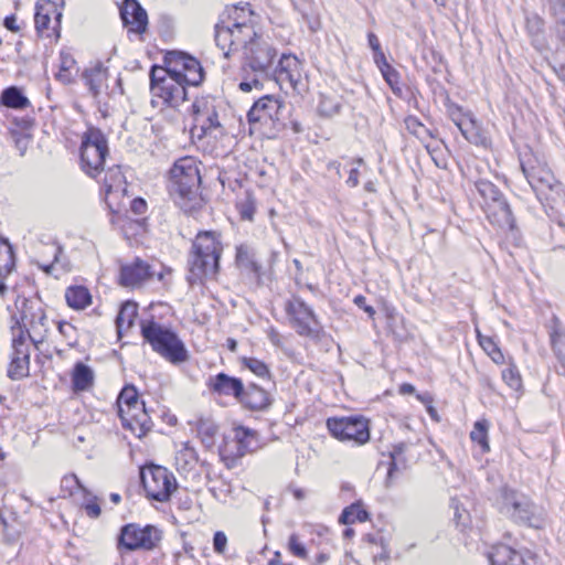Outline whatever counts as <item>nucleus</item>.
<instances>
[{
  "label": "nucleus",
  "mask_w": 565,
  "mask_h": 565,
  "mask_svg": "<svg viewBox=\"0 0 565 565\" xmlns=\"http://www.w3.org/2000/svg\"><path fill=\"white\" fill-rule=\"evenodd\" d=\"M239 50L243 51L244 65L243 71H250L254 75L252 78L245 77L239 83L243 92H250L253 88L260 89L265 81H269V71L277 55L276 49L273 46L268 38L256 33L242 41Z\"/></svg>",
  "instance_id": "nucleus-1"
},
{
  "label": "nucleus",
  "mask_w": 565,
  "mask_h": 565,
  "mask_svg": "<svg viewBox=\"0 0 565 565\" xmlns=\"http://www.w3.org/2000/svg\"><path fill=\"white\" fill-rule=\"evenodd\" d=\"M222 253L223 243L218 232H199L192 242L189 256V282H202L204 279L214 278L220 269Z\"/></svg>",
  "instance_id": "nucleus-2"
},
{
  "label": "nucleus",
  "mask_w": 565,
  "mask_h": 565,
  "mask_svg": "<svg viewBox=\"0 0 565 565\" xmlns=\"http://www.w3.org/2000/svg\"><path fill=\"white\" fill-rule=\"evenodd\" d=\"M256 23L257 15L249 3L230 9L227 19L215 25V42L225 57L238 52L242 41L256 35Z\"/></svg>",
  "instance_id": "nucleus-3"
},
{
  "label": "nucleus",
  "mask_w": 565,
  "mask_h": 565,
  "mask_svg": "<svg viewBox=\"0 0 565 565\" xmlns=\"http://www.w3.org/2000/svg\"><path fill=\"white\" fill-rule=\"evenodd\" d=\"M8 310L11 312V332L18 333V327L22 335H26L30 342L39 348L45 341L50 330L43 302L38 298L18 296L13 309L8 307Z\"/></svg>",
  "instance_id": "nucleus-4"
},
{
  "label": "nucleus",
  "mask_w": 565,
  "mask_h": 565,
  "mask_svg": "<svg viewBox=\"0 0 565 565\" xmlns=\"http://www.w3.org/2000/svg\"><path fill=\"white\" fill-rule=\"evenodd\" d=\"M141 334L151 349L168 362L181 364L188 361L185 344L171 329L153 320H146L141 322Z\"/></svg>",
  "instance_id": "nucleus-5"
},
{
  "label": "nucleus",
  "mask_w": 565,
  "mask_h": 565,
  "mask_svg": "<svg viewBox=\"0 0 565 565\" xmlns=\"http://www.w3.org/2000/svg\"><path fill=\"white\" fill-rule=\"evenodd\" d=\"M521 169L541 202L552 203L561 199L562 184L539 158L525 154L521 159Z\"/></svg>",
  "instance_id": "nucleus-6"
},
{
  "label": "nucleus",
  "mask_w": 565,
  "mask_h": 565,
  "mask_svg": "<svg viewBox=\"0 0 565 565\" xmlns=\"http://www.w3.org/2000/svg\"><path fill=\"white\" fill-rule=\"evenodd\" d=\"M497 504L502 514L515 522L536 529L542 527L544 524L542 509L514 490L502 488L497 499Z\"/></svg>",
  "instance_id": "nucleus-7"
},
{
  "label": "nucleus",
  "mask_w": 565,
  "mask_h": 565,
  "mask_svg": "<svg viewBox=\"0 0 565 565\" xmlns=\"http://www.w3.org/2000/svg\"><path fill=\"white\" fill-rule=\"evenodd\" d=\"M118 414L122 426L137 437L145 436L152 426L143 402L138 398L134 386H125L117 398Z\"/></svg>",
  "instance_id": "nucleus-8"
},
{
  "label": "nucleus",
  "mask_w": 565,
  "mask_h": 565,
  "mask_svg": "<svg viewBox=\"0 0 565 565\" xmlns=\"http://www.w3.org/2000/svg\"><path fill=\"white\" fill-rule=\"evenodd\" d=\"M201 175L198 161L193 157L177 160L170 169V191L181 199L192 200L199 191Z\"/></svg>",
  "instance_id": "nucleus-9"
},
{
  "label": "nucleus",
  "mask_w": 565,
  "mask_h": 565,
  "mask_svg": "<svg viewBox=\"0 0 565 565\" xmlns=\"http://www.w3.org/2000/svg\"><path fill=\"white\" fill-rule=\"evenodd\" d=\"M153 96L171 107H178L186 99V83L171 70L153 67L150 74Z\"/></svg>",
  "instance_id": "nucleus-10"
},
{
  "label": "nucleus",
  "mask_w": 565,
  "mask_h": 565,
  "mask_svg": "<svg viewBox=\"0 0 565 565\" xmlns=\"http://www.w3.org/2000/svg\"><path fill=\"white\" fill-rule=\"evenodd\" d=\"M140 478L147 498L158 502L169 501L178 487L173 473L157 465L141 468Z\"/></svg>",
  "instance_id": "nucleus-11"
},
{
  "label": "nucleus",
  "mask_w": 565,
  "mask_h": 565,
  "mask_svg": "<svg viewBox=\"0 0 565 565\" xmlns=\"http://www.w3.org/2000/svg\"><path fill=\"white\" fill-rule=\"evenodd\" d=\"M108 154L107 140L96 128H89L82 138L81 161L83 170L90 177H96L104 168Z\"/></svg>",
  "instance_id": "nucleus-12"
},
{
  "label": "nucleus",
  "mask_w": 565,
  "mask_h": 565,
  "mask_svg": "<svg viewBox=\"0 0 565 565\" xmlns=\"http://www.w3.org/2000/svg\"><path fill=\"white\" fill-rule=\"evenodd\" d=\"M273 79L285 93L301 94L307 89L301 61L291 54H282L273 72Z\"/></svg>",
  "instance_id": "nucleus-13"
},
{
  "label": "nucleus",
  "mask_w": 565,
  "mask_h": 565,
  "mask_svg": "<svg viewBox=\"0 0 565 565\" xmlns=\"http://www.w3.org/2000/svg\"><path fill=\"white\" fill-rule=\"evenodd\" d=\"M161 539L162 532L158 527L130 523L121 527L118 547L127 551H151L158 546Z\"/></svg>",
  "instance_id": "nucleus-14"
},
{
  "label": "nucleus",
  "mask_w": 565,
  "mask_h": 565,
  "mask_svg": "<svg viewBox=\"0 0 565 565\" xmlns=\"http://www.w3.org/2000/svg\"><path fill=\"white\" fill-rule=\"evenodd\" d=\"M291 327L299 335L318 338L320 323L313 310L299 297H292L285 306Z\"/></svg>",
  "instance_id": "nucleus-15"
},
{
  "label": "nucleus",
  "mask_w": 565,
  "mask_h": 565,
  "mask_svg": "<svg viewBox=\"0 0 565 565\" xmlns=\"http://www.w3.org/2000/svg\"><path fill=\"white\" fill-rule=\"evenodd\" d=\"M330 434L341 441L363 445L370 439L369 423L363 417H333L327 420Z\"/></svg>",
  "instance_id": "nucleus-16"
},
{
  "label": "nucleus",
  "mask_w": 565,
  "mask_h": 565,
  "mask_svg": "<svg viewBox=\"0 0 565 565\" xmlns=\"http://www.w3.org/2000/svg\"><path fill=\"white\" fill-rule=\"evenodd\" d=\"M194 115V125L191 134L198 138L206 136L217 137L223 134V127L218 120V115L214 100L206 98L198 99L192 105Z\"/></svg>",
  "instance_id": "nucleus-17"
},
{
  "label": "nucleus",
  "mask_w": 565,
  "mask_h": 565,
  "mask_svg": "<svg viewBox=\"0 0 565 565\" xmlns=\"http://www.w3.org/2000/svg\"><path fill=\"white\" fill-rule=\"evenodd\" d=\"M285 106L282 102L271 95H266L256 100L247 114L250 125L259 124L278 130Z\"/></svg>",
  "instance_id": "nucleus-18"
},
{
  "label": "nucleus",
  "mask_w": 565,
  "mask_h": 565,
  "mask_svg": "<svg viewBox=\"0 0 565 565\" xmlns=\"http://www.w3.org/2000/svg\"><path fill=\"white\" fill-rule=\"evenodd\" d=\"M63 13L56 2L39 0L35 6L34 23L40 36L60 38V29Z\"/></svg>",
  "instance_id": "nucleus-19"
},
{
  "label": "nucleus",
  "mask_w": 565,
  "mask_h": 565,
  "mask_svg": "<svg viewBox=\"0 0 565 565\" xmlns=\"http://www.w3.org/2000/svg\"><path fill=\"white\" fill-rule=\"evenodd\" d=\"M256 431L238 426L233 429V438L225 441L222 454L232 461L242 458L257 448Z\"/></svg>",
  "instance_id": "nucleus-20"
},
{
  "label": "nucleus",
  "mask_w": 565,
  "mask_h": 565,
  "mask_svg": "<svg viewBox=\"0 0 565 565\" xmlns=\"http://www.w3.org/2000/svg\"><path fill=\"white\" fill-rule=\"evenodd\" d=\"M189 86H198L203 82L204 74L200 62L184 53H179L168 67Z\"/></svg>",
  "instance_id": "nucleus-21"
},
{
  "label": "nucleus",
  "mask_w": 565,
  "mask_h": 565,
  "mask_svg": "<svg viewBox=\"0 0 565 565\" xmlns=\"http://www.w3.org/2000/svg\"><path fill=\"white\" fill-rule=\"evenodd\" d=\"M120 17L129 32L142 34L148 26L146 10L137 0H125L120 7Z\"/></svg>",
  "instance_id": "nucleus-22"
},
{
  "label": "nucleus",
  "mask_w": 565,
  "mask_h": 565,
  "mask_svg": "<svg viewBox=\"0 0 565 565\" xmlns=\"http://www.w3.org/2000/svg\"><path fill=\"white\" fill-rule=\"evenodd\" d=\"M153 276L151 267L136 258L131 264L122 265L120 268L119 281L125 287H139Z\"/></svg>",
  "instance_id": "nucleus-23"
},
{
  "label": "nucleus",
  "mask_w": 565,
  "mask_h": 565,
  "mask_svg": "<svg viewBox=\"0 0 565 565\" xmlns=\"http://www.w3.org/2000/svg\"><path fill=\"white\" fill-rule=\"evenodd\" d=\"M484 211L488 220L498 227L503 230L514 228L515 220L504 196L497 201L489 202L488 205L484 206Z\"/></svg>",
  "instance_id": "nucleus-24"
},
{
  "label": "nucleus",
  "mask_w": 565,
  "mask_h": 565,
  "mask_svg": "<svg viewBox=\"0 0 565 565\" xmlns=\"http://www.w3.org/2000/svg\"><path fill=\"white\" fill-rule=\"evenodd\" d=\"M207 386L213 393L225 396L233 395L238 401L244 388L243 382L239 379L230 376L225 373H218L215 376L210 377Z\"/></svg>",
  "instance_id": "nucleus-25"
},
{
  "label": "nucleus",
  "mask_w": 565,
  "mask_h": 565,
  "mask_svg": "<svg viewBox=\"0 0 565 565\" xmlns=\"http://www.w3.org/2000/svg\"><path fill=\"white\" fill-rule=\"evenodd\" d=\"M83 78L94 98L100 96L108 88V72L100 63L85 70Z\"/></svg>",
  "instance_id": "nucleus-26"
},
{
  "label": "nucleus",
  "mask_w": 565,
  "mask_h": 565,
  "mask_svg": "<svg viewBox=\"0 0 565 565\" xmlns=\"http://www.w3.org/2000/svg\"><path fill=\"white\" fill-rule=\"evenodd\" d=\"M235 262L243 273L253 275L255 278L260 277L262 266L256 259L254 249L248 245L242 244L236 247Z\"/></svg>",
  "instance_id": "nucleus-27"
},
{
  "label": "nucleus",
  "mask_w": 565,
  "mask_h": 565,
  "mask_svg": "<svg viewBox=\"0 0 565 565\" xmlns=\"http://www.w3.org/2000/svg\"><path fill=\"white\" fill-rule=\"evenodd\" d=\"M239 402L249 409L262 411L270 405V396L264 388L250 384L246 390L243 388Z\"/></svg>",
  "instance_id": "nucleus-28"
},
{
  "label": "nucleus",
  "mask_w": 565,
  "mask_h": 565,
  "mask_svg": "<svg viewBox=\"0 0 565 565\" xmlns=\"http://www.w3.org/2000/svg\"><path fill=\"white\" fill-rule=\"evenodd\" d=\"M94 371L83 362H77L72 372V385L74 391H88L94 384Z\"/></svg>",
  "instance_id": "nucleus-29"
},
{
  "label": "nucleus",
  "mask_w": 565,
  "mask_h": 565,
  "mask_svg": "<svg viewBox=\"0 0 565 565\" xmlns=\"http://www.w3.org/2000/svg\"><path fill=\"white\" fill-rule=\"evenodd\" d=\"M458 129L470 143L486 146L487 137L472 114L466 116L465 120L458 126Z\"/></svg>",
  "instance_id": "nucleus-30"
},
{
  "label": "nucleus",
  "mask_w": 565,
  "mask_h": 565,
  "mask_svg": "<svg viewBox=\"0 0 565 565\" xmlns=\"http://www.w3.org/2000/svg\"><path fill=\"white\" fill-rule=\"evenodd\" d=\"M342 107V97L333 92L327 90L320 93L319 103H318V111L323 117H332L340 113Z\"/></svg>",
  "instance_id": "nucleus-31"
},
{
  "label": "nucleus",
  "mask_w": 565,
  "mask_h": 565,
  "mask_svg": "<svg viewBox=\"0 0 565 565\" xmlns=\"http://www.w3.org/2000/svg\"><path fill=\"white\" fill-rule=\"evenodd\" d=\"M67 305L75 310H83L92 303L89 290L84 286H72L65 291Z\"/></svg>",
  "instance_id": "nucleus-32"
},
{
  "label": "nucleus",
  "mask_w": 565,
  "mask_h": 565,
  "mask_svg": "<svg viewBox=\"0 0 565 565\" xmlns=\"http://www.w3.org/2000/svg\"><path fill=\"white\" fill-rule=\"evenodd\" d=\"M550 340L555 355L562 365L565 366V331L562 330L561 322L557 317L553 318Z\"/></svg>",
  "instance_id": "nucleus-33"
},
{
  "label": "nucleus",
  "mask_w": 565,
  "mask_h": 565,
  "mask_svg": "<svg viewBox=\"0 0 565 565\" xmlns=\"http://www.w3.org/2000/svg\"><path fill=\"white\" fill-rule=\"evenodd\" d=\"M137 317V305L131 301L125 302L116 318V326L117 331L119 334L122 333V331L129 330L135 321V318Z\"/></svg>",
  "instance_id": "nucleus-34"
},
{
  "label": "nucleus",
  "mask_w": 565,
  "mask_h": 565,
  "mask_svg": "<svg viewBox=\"0 0 565 565\" xmlns=\"http://www.w3.org/2000/svg\"><path fill=\"white\" fill-rule=\"evenodd\" d=\"M1 103L14 109H24L30 105L29 99L22 94L21 89L15 86L8 87L2 92Z\"/></svg>",
  "instance_id": "nucleus-35"
},
{
  "label": "nucleus",
  "mask_w": 565,
  "mask_h": 565,
  "mask_svg": "<svg viewBox=\"0 0 565 565\" xmlns=\"http://www.w3.org/2000/svg\"><path fill=\"white\" fill-rule=\"evenodd\" d=\"M366 520H369V513L361 502L347 507L339 518V522L342 524H353L356 521L365 522Z\"/></svg>",
  "instance_id": "nucleus-36"
},
{
  "label": "nucleus",
  "mask_w": 565,
  "mask_h": 565,
  "mask_svg": "<svg viewBox=\"0 0 565 565\" xmlns=\"http://www.w3.org/2000/svg\"><path fill=\"white\" fill-rule=\"evenodd\" d=\"M475 185L478 193L484 201V206L488 205L489 202L497 201L504 196L492 182L486 179L477 180Z\"/></svg>",
  "instance_id": "nucleus-37"
},
{
  "label": "nucleus",
  "mask_w": 565,
  "mask_h": 565,
  "mask_svg": "<svg viewBox=\"0 0 565 565\" xmlns=\"http://www.w3.org/2000/svg\"><path fill=\"white\" fill-rule=\"evenodd\" d=\"M17 332H11L12 335V356L30 360V340L26 335H22L21 329Z\"/></svg>",
  "instance_id": "nucleus-38"
},
{
  "label": "nucleus",
  "mask_w": 565,
  "mask_h": 565,
  "mask_svg": "<svg viewBox=\"0 0 565 565\" xmlns=\"http://www.w3.org/2000/svg\"><path fill=\"white\" fill-rule=\"evenodd\" d=\"M515 551L508 545H497L489 554V561L491 565H510L514 556Z\"/></svg>",
  "instance_id": "nucleus-39"
},
{
  "label": "nucleus",
  "mask_w": 565,
  "mask_h": 565,
  "mask_svg": "<svg viewBox=\"0 0 565 565\" xmlns=\"http://www.w3.org/2000/svg\"><path fill=\"white\" fill-rule=\"evenodd\" d=\"M30 360L20 359L18 356H11V362L8 367V376L18 381L29 375Z\"/></svg>",
  "instance_id": "nucleus-40"
},
{
  "label": "nucleus",
  "mask_w": 565,
  "mask_h": 565,
  "mask_svg": "<svg viewBox=\"0 0 565 565\" xmlns=\"http://www.w3.org/2000/svg\"><path fill=\"white\" fill-rule=\"evenodd\" d=\"M476 333H477L479 344L488 353V355L493 360V362L501 363L503 360V354H502L501 350L498 348L497 343L493 341V339L491 337L481 334L479 329H476Z\"/></svg>",
  "instance_id": "nucleus-41"
},
{
  "label": "nucleus",
  "mask_w": 565,
  "mask_h": 565,
  "mask_svg": "<svg viewBox=\"0 0 565 565\" xmlns=\"http://www.w3.org/2000/svg\"><path fill=\"white\" fill-rule=\"evenodd\" d=\"M60 62V71L56 74V78L63 84H70L73 81L72 71L75 68V60L70 55L62 53Z\"/></svg>",
  "instance_id": "nucleus-42"
},
{
  "label": "nucleus",
  "mask_w": 565,
  "mask_h": 565,
  "mask_svg": "<svg viewBox=\"0 0 565 565\" xmlns=\"http://www.w3.org/2000/svg\"><path fill=\"white\" fill-rule=\"evenodd\" d=\"M488 427L489 425L487 420H478L470 433L471 439L479 444L484 452L490 450L488 443Z\"/></svg>",
  "instance_id": "nucleus-43"
},
{
  "label": "nucleus",
  "mask_w": 565,
  "mask_h": 565,
  "mask_svg": "<svg viewBox=\"0 0 565 565\" xmlns=\"http://www.w3.org/2000/svg\"><path fill=\"white\" fill-rule=\"evenodd\" d=\"M408 446H409V444H407V443H398L393 446L392 451H391L392 462H391V467L388 469V477H392L394 470H396L399 465L405 467L406 460L404 458V454L408 449Z\"/></svg>",
  "instance_id": "nucleus-44"
},
{
  "label": "nucleus",
  "mask_w": 565,
  "mask_h": 565,
  "mask_svg": "<svg viewBox=\"0 0 565 565\" xmlns=\"http://www.w3.org/2000/svg\"><path fill=\"white\" fill-rule=\"evenodd\" d=\"M383 78L388 84L394 94L401 95L402 87L399 86V73L392 66H387L381 71Z\"/></svg>",
  "instance_id": "nucleus-45"
},
{
  "label": "nucleus",
  "mask_w": 565,
  "mask_h": 565,
  "mask_svg": "<svg viewBox=\"0 0 565 565\" xmlns=\"http://www.w3.org/2000/svg\"><path fill=\"white\" fill-rule=\"evenodd\" d=\"M502 379L514 391H520L522 387V379L514 365H510L502 371Z\"/></svg>",
  "instance_id": "nucleus-46"
},
{
  "label": "nucleus",
  "mask_w": 565,
  "mask_h": 565,
  "mask_svg": "<svg viewBox=\"0 0 565 565\" xmlns=\"http://www.w3.org/2000/svg\"><path fill=\"white\" fill-rule=\"evenodd\" d=\"M405 124H406V128L408 129V131L419 139H425L426 137H433L430 130L427 129L415 117L406 118Z\"/></svg>",
  "instance_id": "nucleus-47"
},
{
  "label": "nucleus",
  "mask_w": 565,
  "mask_h": 565,
  "mask_svg": "<svg viewBox=\"0 0 565 565\" xmlns=\"http://www.w3.org/2000/svg\"><path fill=\"white\" fill-rule=\"evenodd\" d=\"M244 365L259 377H265L269 374L268 366L260 360L255 358H245Z\"/></svg>",
  "instance_id": "nucleus-48"
},
{
  "label": "nucleus",
  "mask_w": 565,
  "mask_h": 565,
  "mask_svg": "<svg viewBox=\"0 0 565 565\" xmlns=\"http://www.w3.org/2000/svg\"><path fill=\"white\" fill-rule=\"evenodd\" d=\"M510 565H542L537 557L530 552L529 550H524L522 552L514 553L512 558V563Z\"/></svg>",
  "instance_id": "nucleus-49"
},
{
  "label": "nucleus",
  "mask_w": 565,
  "mask_h": 565,
  "mask_svg": "<svg viewBox=\"0 0 565 565\" xmlns=\"http://www.w3.org/2000/svg\"><path fill=\"white\" fill-rule=\"evenodd\" d=\"M7 248L3 252H0V276L6 274H10L14 267L13 255L11 250V246L6 242Z\"/></svg>",
  "instance_id": "nucleus-50"
},
{
  "label": "nucleus",
  "mask_w": 565,
  "mask_h": 565,
  "mask_svg": "<svg viewBox=\"0 0 565 565\" xmlns=\"http://www.w3.org/2000/svg\"><path fill=\"white\" fill-rule=\"evenodd\" d=\"M288 548L292 553V555L307 558L308 552L305 545L300 542L299 536L297 534H291L288 540Z\"/></svg>",
  "instance_id": "nucleus-51"
},
{
  "label": "nucleus",
  "mask_w": 565,
  "mask_h": 565,
  "mask_svg": "<svg viewBox=\"0 0 565 565\" xmlns=\"http://www.w3.org/2000/svg\"><path fill=\"white\" fill-rule=\"evenodd\" d=\"M198 431L204 438L211 440L217 431V426L212 420L201 418L198 422Z\"/></svg>",
  "instance_id": "nucleus-52"
},
{
  "label": "nucleus",
  "mask_w": 565,
  "mask_h": 565,
  "mask_svg": "<svg viewBox=\"0 0 565 565\" xmlns=\"http://www.w3.org/2000/svg\"><path fill=\"white\" fill-rule=\"evenodd\" d=\"M447 113L457 127L465 120L466 116L471 114L470 111H465L460 106L456 104L447 105Z\"/></svg>",
  "instance_id": "nucleus-53"
},
{
  "label": "nucleus",
  "mask_w": 565,
  "mask_h": 565,
  "mask_svg": "<svg viewBox=\"0 0 565 565\" xmlns=\"http://www.w3.org/2000/svg\"><path fill=\"white\" fill-rule=\"evenodd\" d=\"M85 497L86 500L83 503V509L85 510L86 514L93 519L98 518L100 515L102 510L99 504L97 503L96 497L88 498L89 493L85 494Z\"/></svg>",
  "instance_id": "nucleus-54"
},
{
  "label": "nucleus",
  "mask_w": 565,
  "mask_h": 565,
  "mask_svg": "<svg viewBox=\"0 0 565 565\" xmlns=\"http://www.w3.org/2000/svg\"><path fill=\"white\" fill-rule=\"evenodd\" d=\"M62 487L68 489L70 494H73L75 489L83 490L85 494H88V491L82 486L75 475L65 476L62 479Z\"/></svg>",
  "instance_id": "nucleus-55"
},
{
  "label": "nucleus",
  "mask_w": 565,
  "mask_h": 565,
  "mask_svg": "<svg viewBox=\"0 0 565 565\" xmlns=\"http://www.w3.org/2000/svg\"><path fill=\"white\" fill-rule=\"evenodd\" d=\"M209 490L212 493V495L220 501H225L226 498L228 497V493L231 492L230 486L224 481H221L220 487L211 486Z\"/></svg>",
  "instance_id": "nucleus-56"
},
{
  "label": "nucleus",
  "mask_w": 565,
  "mask_h": 565,
  "mask_svg": "<svg viewBox=\"0 0 565 565\" xmlns=\"http://www.w3.org/2000/svg\"><path fill=\"white\" fill-rule=\"evenodd\" d=\"M226 545H227L226 535L221 531L216 532L213 537L214 551L218 554H223L225 552Z\"/></svg>",
  "instance_id": "nucleus-57"
},
{
  "label": "nucleus",
  "mask_w": 565,
  "mask_h": 565,
  "mask_svg": "<svg viewBox=\"0 0 565 565\" xmlns=\"http://www.w3.org/2000/svg\"><path fill=\"white\" fill-rule=\"evenodd\" d=\"M373 58L380 71L391 65L386 61L385 54L382 50L373 52Z\"/></svg>",
  "instance_id": "nucleus-58"
},
{
  "label": "nucleus",
  "mask_w": 565,
  "mask_h": 565,
  "mask_svg": "<svg viewBox=\"0 0 565 565\" xmlns=\"http://www.w3.org/2000/svg\"><path fill=\"white\" fill-rule=\"evenodd\" d=\"M147 204L142 199H135L131 202V210L135 214L141 215L146 212Z\"/></svg>",
  "instance_id": "nucleus-59"
},
{
  "label": "nucleus",
  "mask_w": 565,
  "mask_h": 565,
  "mask_svg": "<svg viewBox=\"0 0 565 565\" xmlns=\"http://www.w3.org/2000/svg\"><path fill=\"white\" fill-rule=\"evenodd\" d=\"M354 303L361 307L365 312H367L370 316H373L375 313V310L373 307L365 305V297L364 296H356L354 298Z\"/></svg>",
  "instance_id": "nucleus-60"
},
{
  "label": "nucleus",
  "mask_w": 565,
  "mask_h": 565,
  "mask_svg": "<svg viewBox=\"0 0 565 565\" xmlns=\"http://www.w3.org/2000/svg\"><path fill=\"white\" fill-rule=\"evenodd\" d=\"M4 26L12 31V32H19L20 28L17 25V18L14 15H9L4 19L3 22Z\"/></svg>",
  "instance_id": "nucleus-61"
},
{
  "label": "nucleus",
  "mask_w": 565,
  "mask_h": 565,
  "mask_svg": "<svg viewBox=\"0 0 565 565\" xmlns=\"http://www.w3.org/2000/svg\"><path fill=\"white\" fill-rule=\"evenodd\" d=\"M367 41L373 52L382 50L379 38L374 33L371 32L367 34Z\"/></svg>",
  "instance_id": "nucleus-62"
},
{
  "label": "nucleus",
  "mask_w": 565,
  "mask_h": 565,
  "mask_svg": "<svg viewBox=\"0 0 565 565\" xmlns=\"http://www.w3.org/2000/svg\"><path fill=\"white\" fill-rule=\"evenodd\" d=\"M359 170L358 168H352L350 170L349 178L347 180V183L351 186H356L359 184Z\"/></svg>",
  "instance_id": "nucleus-63"
},
{
  "label": "nucleus",
  "mask_w": 565,
  "mask_h": 565,
  "mask_svg": "<svg viewBox=\"0 0 565 565\" xmlns=\"http://www.w3.org/2000/svg\"><path fill=\"white\" fill-rule=\"evenodd\" d=\"M415 392V386L409 383H404L399 386V393L403 395L413 394Z\"/></svg>",
  "instance_id": "nucleus-64"
}]
</instances>
